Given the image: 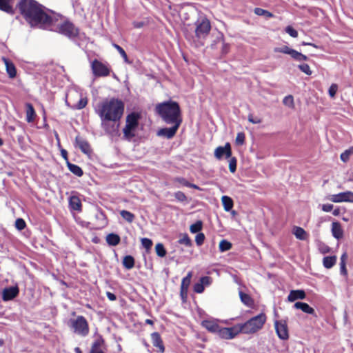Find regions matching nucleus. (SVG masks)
<instances>
[{
  "instance_id": "61",
  "label": "nucleus",
  "mask_w": 353,
  "mask_h": 353,
  "mask_svg": "<svg viewBox=\"0 0 353 353\" xmlns=\"http://www.w3.org/2000/svg\"><path fill=\"white\" fill-rule=\"evenodd\" d=\"M340 272L343 276H347L346 263H340Z\"/></svg>"
},
{
  "instance_id": "4",
  "label": "nucleus",
  "mask_w": 353,
  "mask_h": 353,
  "mask_svg": "<svg viewBox=\"0 0 353 353\" xmlns=\"http://www.w3.org/2000/svg\"><path fill=\"white\" fill-rule=\"evenodd\" d=\"M194 36L191 37L194 43L203 46L212 28L210 21L205 17L199 18L194 23Z\"/></svg>"
},
{
  "instance_id": "35",
  "label": "nucleus",
  "mask_w": 353,
  "mask_h": 353,
  "mask_svg": "<svg viewBox=\"0 0 353 353\" xmlns=\"http://www.w3.org/2000/svg\"><path fill=\"white\" fill-rule=\"evenodd\" d=\"M254 14L259 16H264L265 18H272L274 14L268 10H264L261 8H256L254 10Z\"/></svg>"
},
{
  "instance_id": "63",
  "label": "nucleus",
  "mask_w": 353,
  "mask_h": 353,
  "mask_svg": "<svg viewBox=\"0 0 353 353\" xmlns=\"http://www.w3.org/2000/svg\"><path fill=\"white\" fill-rule=\"evenodd\" d=\"M188 288L181 287L180 288V295L183 299H186L188 295Z\"/></svg>"
},
{
  "instance_id": "48",
  "label": "nucleus",
  "mask_w": 353,
  "mask_h": 353,
  "mask_svg": "<svg viewBox=\"0 0 353 353\" xmlns=\"http://www.w3.org/2000/svg\"><path fill=\"white\" fill-rule=\"evenodd\" d=\"M285 31L289 35H290L293 38H296L298 37V32L291 26H288L285 28Z\"/></svg>"
},
{
  "instance_id": "59",
  "label": "nucleus",
  "mask_w": 353,
  "mask_h": 353,
  "mask_svg": "<svg viewBox=\"0 0 353 353\" xmlns=\"http://www.w3.org/2000/svg\"><path fill=\"white\" fill-rule=\"evenodd\" d=\"M204 289L205 288L201 282L196 283L194 285V291L196 293H202L204 291Z\"/></svg>"
},
{
  "instance_id": "33",
  "label": "nucleus",
  "mask_w": 353,
  "mask_h": 353,
  "mask_svg": "<svg viewBox=\"0 0 353 353\" xmlns=\"http://www.w3.org/2000/svg\"><path fill=\"white\" fill-rule=\"evenodd\" d=\"M67 164L68 169L70 172H72L74 174H75L77 176H81V175L83 174V171L79 166L69 163L68 161H67Z\"/></svg>"
},
{
  "instance_id": "2",
  "label": "nucleus",
  "mask_w": 353,
  "mask_h": 353,
  "mask_svg": "<svg viewBox=\"0 0 353 353\" xmlns=\"http://www.w3.org/2000/svg\"><path fill=\"white\" fill-rule=\"evenodd\" d=\"M124 108L123 102L115 98L107 99L97 105L95 112L101 119V128L107 133L112 132L109 122L119 121L123 114Z\"/></svg>"
},
{
  "instance_id": "53",
  "label": "nucleus",
  "mask_w": 353,
  "mask_h": 353,
  "mask_svg": "<svg viewBox=\"0 0 353 353\" xmlns=\"http://www.w3.org/2000/svg\"><path fill=\"white\" fill-rule=\"evenodd\" d=\"M205 241V235L203 233L199 232L196 237H195V241L197 245L200 246L203 245Z\"/></svg>"
},
{
  "instance_id": "7",
  "label": "nucleus",
  "mask_w": 353,
  "mask_h": 353,
  "mask_svg": "<svg viewBox=\"0 0 353 353\" xmlns=\"http://www.w3.org/2000/svg\"><path fill=\"white\" fill-rule=\"evenodd\" d=\"M74 332L79 335L85 336L89 333V326L87 320L83 316H78L76 319L70 320Z\"/></svg>"
},
{
  "instance_id": "27",
  "label": "nucleus",
  "mask_w": 353,
  "mask_h": 353,
  "mask_svg": "<svg viewBox=\"0 0 353 353\" xmlns=\"http://www.w3.org/2000/svg\"><path fill=\"white\" fill-rule=\"evenodd\" d=\"M69 205L73 210L80 212L81 210V203L77 196H70L69 199Z\"/></svg>"
},
{
  "instance_id": "60",
  "label": "nucleus",
  "mask_w": 353,
  "mask_h": 353,
  "mask_svg": "<svg viewBox=\"0 0 353 353\" xmlns=\"http://www.w3.org/2000/svg\"><path fill=\"white\" fill-rule=\"evenodd\" d=\"M200 282L203 284V287L210 285L212 279L210 276H205L200 279Z\"/></svg>"
},
{
  "instance_id": "32",
  "label": "nucleus",
  "mask_w": 353,
  "mask_h": 353,
  "mask_svg": "<svg viewBox=\"0 0 353 353\" xmlns=\"http://www.w3.org/2000/svg\"><path fill=\"white\" fill-rule=\"evenodd\" d=\"M123 265L127 270H130L134 266V259L131 255H126L123 260Z\"/></svg>"
},
{
  "instance_id": "49",
  "label": "nucleus",
  "mask_w": 353,
  "mask_h": 353,
  "mask_svg": "<svg viewBox=\"0 0 353 353\" xmlns=\"http://www.w3.org/2000/svg\"><path fill=\"white\" fill-rule=\"evenodd\" d=\"M298 68L301 72H304L305 74H306L307 75L312 74V70H310V68L308 64H307V63L300 64L298 65Z\"/></svg>"
},
{
  "instance_id": "5",
  "label": "nucleus",
  "mask_w": 353,
  "mask_h": 353,
  "mask_svg": "<svg viewBox=\"0 0 353 353\" xmlns=\"http://www.w3.org/2000/svg\"><path fill=\"white\" fill-rule=\"evenodd\" d=\"M267 321V316L264 312L250 319L244 323H239L241 332L243 334H254L261 330Z\"/></svg>"
},
{
  "instance_id": "12",
  "label": "nucleus",
  "mask_w": 353,
  "mask_h": 353,
  "mask_svg": "<svg viewBox=\"0 0 353 353\" xmlns=\"http://www.w3.org/2000/svg\"><path fill=\"white\" fill-rule=\"evenodd\" d=\"M170 128H162L158 130L157 135L161 137L166 138L168 139H172L176 134L180 125L181 124L172 123Z\"/></svg>"
},
{
  "instance_id": "8",
  "label": "nucleus",
  "mask_w": 353,
  "mask_h": 353,
  "mask_svg": "<svg viewBox=\"0 0 353 353\" xmlns=\"http://www.w3.org/2000/svg\"><path fill=\"white\" fill-rule=\"evenodd\" d=\"M59 33L63 34L68 38L72 39L77 36L78 29L69 21H65L57 25V30Z\"/></svg>"
},
{
  "instance_id": "22",
  "label": "nucleus",
  "mask_w": 353,
  "mask_h": 353,
  "mask_svg": "<svg viewBox=\"0 0 353 353\" xmlns=\"http://www.w3.org/2000/svg\"><path fill=\"white\" fill-rule=\"evenodd\" d=\"M3 61L6 65L8 77L11 79L14 78L17 75V70L14 65L6 58H3Z\"/></svg>"
},
{
  "instance_id": "21",
  "label": "nucleus",
  "mask_w": 353,
  "mask_h": 353,
  "mask_svg": "<svg viewBox=\"0 0 353 353\" xmlns=\"http://www.w3.org/2000/svg\"><path fill=\"white\" fill-rule=\"evenodd\" d=\"M239 297L241 302L246 306L253 308L254 306V301L248 294H246L242 291L239 292Z\"/></svg>"
},
{
  "instance_id": "14",
  "label": "nucleus",
  "mask_w": 353,
  "mask_h": 353,
  "mask_svg": "<svg viewBox=\"0 0 353 353\" xmlns=\"http://www.w3.org/2000/svg\"><path fill=\"white\" fill-rule=\"evenodd\" d=\"M274 327L279 339L287 340L289 338L288 328L285 321H276Z\"/></svg>"
},
{
  "instance_id": "1",
  "label": "nucleus",
  "mask_w": 353,
  "mask_h": 353,
  "mask_svg": "<svg viewBox=\"0 0 353 353\" xmlns=\"http://www.w3.org/2000/svg\"><path fill=\"white\" fill-rule=\"evenodd\" d=\"M19 8L26 20L31 26L52 30L55 17L48 14L45 8L34 0H21Z\"/></svg>"
},
{
  "instance_id": "45",
  "label": "nucleus",
  "mask_w": 353,
  "mask_h": 353,
  "mask_svg": "<svg viewBox=\"0 0 353 353\" xmlns=\"http://www.w3.org/2000/svg\"><path fill=\"white\" fill-rule=\"evenodd\" d=\"M113 46L117 50L120 55L123 58L125 63H129L128 56L125 50L119 45L114 43Z\"/></svg>"
},
{
  "instance_id": "26",
  "label": "nucleus",
  "mask_w": 353,
  "mask_h": 353,
  "mask_svg": "<svg viewBox=\"0 0 353 353\" xmlns=\"http://www.w3.org/2000/svg\"><path fill=\"white\" fill-rule=\"evenodd\" d=\"M26 121L28 123L32 122L36 117V113L32 105L30 103L26 104Z\"/></svg>"
},
{
  "instance_id": "28",
  "label": "nucleus",
  "mask_w": 353,
  "mask_h": 353,
  "mask_svg": "<svg viewBox=\"0 0 353 353\" xmlns=\"http://www.w3.org/2000/svg\"><path fill=\"white\" fill-rule=\"evenodd\" d=\"M293 234L296 238L299 240H305L308 237V234L305 230L303 228L298 226L294 227Z\"/></svg>"
},
{
  "instance_id": "64",
  "label": "nucleus",
  "mask_w": 353,
  "mask_h": 353,
  "mask_svg": "<svg viewBox=\"0 0 353 353\" xmlns=\"http://www.w3.org/2000/svg\"><path fill=\"white\" fill-rule=\"evenodd\" d=\"M106 296L108 298V299L110 301H115L117 299L116 295L112 292H107Z\"/></svg>"
},
{
  "instance_id": "3",
  "label": "nucleus",
  "mask_w": 353,
  "mask_h": 353,
  "mask_svg": "<svg viewBox=\"0 0 353 353\" xmlns=\"http://www.w3.org/2000/svg\"><path fill=\"white\" fill-rule=\"evenodd\" d=\"M156 110L166 124H181L183 122L181 108L176 101L170 100L159 103L156 105Z\"/></svg>"
},
{
  "instance_id": "50",
  "label": "nucleus",
  "mask_w": 353,
  "mask_h": 353,
  "mask_svg": "<svg viewBox=\"0 0 353 353\" xmlns=\"http://www.w3.org/2000/svg\"><path fill=\"white\" fill-rule=\"evenodd\" d=\"M26 223L23 219L19 218L15 221V227L17 230H22L26 228Z\"/></svg>"
},
{
  "instance_id": "24",
  "label": "nucleus",
  "mask_w": 353,
  "mask_h": 353,
  "mask_svg": "<svg viewBox=\"0 0 353 353\" xmlns=\"http://www.w3.org/2000/svg\"><path fill=\"white\" fill-rule=\"evenodd\" d=\"M104 343V340L102 337H99L97 340H95L91 347L90 353H105L104 351L101 349V346Z\"/></svg>"
},
{
  "instance_id": "19",
  "label": "nucleus",
  "mask_w": 353,
  "mask_h": 353,
  "mask_svg": "<svg viewBox=\"0 0 353 353\" xmlns=\"http://www.w3.org/2000/svg\"><path fill=\"white\" fill-rule=\"evenodd\" d=\"M306 297V294L303 290H293L290 292L288 296V301L294 302L297 299H304Z\"/></svg>"
},
{
  "instance_id": "55",
  "label": "nucleus",
  "mask_w": 353,
  "mask_h": 353,
  "mask_svg": "<svg viewBox=\"0 0 353 353\" xmlns=\"http://www.w3.org/2000/svg\"><path fill=\"white\" fill-rule=\"evenodd\" d=\"M337 90L338 85L335 83L332 84L328 90V93L330 97L334 98L336 94Z\"/></svg>"
},
{
  "instance_id": "62",
  "label": "nucleus",
  "mask_w": 353,
  "mask_h": 353,
  "mask_svg": "<svg viewBox=\"0 0 353 353\" xmlns=\"http://www.w3.org/2000/svg\"><path fill=\"white\" fill-rule=\"evenodd\" d=\"M334 205L332 204L327 203L322 205V210L326 212H330L333 210Z\"/></svg>"
},
{
  "instance_id": "42",
  "label": "nucleus",
  "mask_w": 353,
  "mask_h": 353,
  "mask_svg": "<svg viewBox=\"0 0 353 353\" xmlns=\"http://www.w3.org/2000/svg\"><path fill=\"white\" fill-rule=\"evenodd\" d=\"M156 254L160 257L165 256L167 251L162 243L156 244Z\"/></svg>"
},
{
  "instance_id": "47",
  "label": "nucleus",
  "mask_w": 353,
  "mask_h": 353,
  "mask_svg": "<svg viewBox=\"0 0 353 353\" xmlns=\"http://www.w3.org/2000/svg\"><path fill=\"white\" fill-rule=\"evenodd\" d=\"M283 102L284 105L290 107L294 108V98L292 95H288L284 97Z\"/></svg>"
},
{
  "instance_id": "40",
  "label": "nucleus",
  "mask_w": 353,
  "mask_h": 353,
  "mask_svg": "<svg viewBox=\"0 0 353 353\" xmlns=\"http://www.w3.org/2000/svg\"><path fill=\"white\" fill-rule=\"evenodd\" d=\"M178 243L179 244L184 245L186 247H191L192 245V240L187 234H183L179 239Z\"/></svg>"
},
{
  "instance_id": "11",
  "label": "nucleus",
  "mask_w": 353,
  "mask_h": 353,
  "mask_svg": "<svg viewBox=\"0 0 353 353\" xmlns=\"http://www.w3.org/2000/svg\"><path fill=\"white\" fill-rule=\"evenodd\" d=\"M274 52L290 54L292 58L298 61H307L308 59V57L306 55L303 54L302 53L292 49L287 46H283L281 48H276L274 49Z\"/></svg>"
},
{
  "instance_id": "15",
  "label": "nucleus",
  "mask_w": 353,
  "mask_h": 353,
  "mask_svg": "<svg viewBox=\"0 0 353 353\" xmlns=\"http://www.w3.org/2000/svg\"><path fill=\"white\" fill-rule=\"evenodd\" d=\"M232 156V150L230 143H226L224 146H219L214 150V157L220 160L223 157L230 158Z\"/></svg>"
},
{
  "instance_id": "52",
  "label": "nucleus",
  "mask_w": 353,
  "mask_h": 353,
  "mask_svg": "<svg viewBox=\"0 0 353 353\" xmlns=\"http://www.w3.org/2000/svg\"><path fill=\"white\" fill-rule=\"evenodd\" d=\"M229 169L231 172H234L236 169V159L235 157L230 158L229 161Z\"/></svg>"
},
{
  "instance_id": "17",
  "label": "nucleus",
  "mask_w": 353,
  "mask_h": 353,
  "mask_svg": "<svg viewBox=\"0 0 353 353\" xmlns=\"http://www.w3.org/2000/svg\"><path fill=\"white\" fill-rule=\"evenodd\" d=\"M201 326L211 333L216 334L220 325L216 319H206L201 321Z\"/></svg>"
},
{
  "instance_id": "38",
  "label": "nucleus",
  "mask_w": 353,
  "mask_h": 353,
  "mask_svg": "<svg viewBox=\"0 0 353 353\" xmlns=\"http://www.w3.org/2000/svg\"><path fill=\"white\" fill-rule=\"evenodd\" d=\"M120 215L128 223H132L134 219V215L132 212L125 210L120 212Z\"/></svg>"
},
{
  "instance_id": "34",
  "label": "nucleus",
  "mask_w": 353,
  "mask_h": 353,
  "mask_svg": "<svg viewBox=\"0 0 353 353\" xmlns=\"http://www.w3.org/2000/svg\"><path fill=\"white\" fill-rule=\"evenodd\" d=\"M141 241L143 248L145 249L143 253H150L153 245L152 241L148 238H142Z\"/></svg>"
},
{
  "instance_id": "23",
  "label": "nucleus",
  "mask_w": 353,
  "mask_h": 353,
  "mask_svg": "<svg viewBox=\"0 0 353 353\" xmlns=\"http://www.w3.org/2000/svg\"><path fill=\"white\" fill-rule=\"evenodd\" d=\"M294 306L295 308L301 310L306 314H312L316 316L314 310L306 303L296 302Z\"/></svg>"
},
{
  "instance_id": "51",
  "label": "nucleus",
  "mask_w": 353,
  "mask_h": 353,
  "mask_svg": "<svg viewBox=\"0 0 353 353\" xmlns=\"http://www.w3.org/2000/svg\"><path fill=\"white\" fill-rule=\"evenodd\" d=\"M319 250L321 254L329 253L331 250L330 248L324 243H320L319 244Z\"/></svg>"
},
{
  "instance_id": "18",
  "label": "nucleus",
  "mask_w": 353,
  "mask_h": 353,
  "mask_svg": "<svg viewBox=\"0 0 353 353\" xmlns=\"http://www.w3.org/2000/svg\"><path fill=\"white\" fill-rule=\"evenodd\" d=\"M76 147L79 148L82 152L85 154L90 155L92 152V150L89 143L83 138L77 136L75 139Z\"/></svg>"
},
{
  "instance_id": "9",
  "label": "nucleus",
  "mask_w": 353,
  "mask_h": 353,
  "mask_svg": "<svg viewBox=\"0 0 353 353\" xmlns=\"http://www.w3.org/2000/svg\"><path fill=\"white\" fill-rule=\"evenodd\" d=\"M91 68L95 77H107L111 71L108 64L103 63L97 59L91 63Z\"/></svg>"
},
{
  "instance_id": "25",
  "label": "nucleus",
  "mask_w": 353,
  "mask_h": 353,
  "mask_svg": "<svg viewBox=\"0 0 353 353\" xmlns=\"http://www.w3.org/2000/svg\"><path fill=\"white\" fill-rule=\"evenodd\" d=\"M14 0H0V10L8 14H13L14 10L11 5Z\"/></svg>"
},
{
  "instance_id": "36",
  "label": "nucleus",
  "mask_w": 353,
  "mask_h": 353,
  "mask_svg": "<svg viewBox=\"0 0 353 353\" xmlns=\"http://www.w3.org/2000/svg\"><path fill=\"white\" fill-rule=\"evenodd\" d=\"M143 257L145 262V266L147 269L153 270V261L150 253H143Z\"/></svg>"
},
{
  "instance_id": "56",
  "label": "nucleus",
  "mask_w": 353,
  "mask_h": 353,
  "mask_svg": "<svg viewBox=\"0 0 353 353\" xmlns=\"http://www.w3.org/2000/svg\"><path fill=\"white\" fill-rule=\"evenodd\" d=\"M88 101L86 98H81L79 102L75 105V108L78 110H81L85 107L87 105Z\"/></svg>"
},
{
  "instance_id": "39",
  "label": "nucleus",
  "mask_w": 353,
  "mask_h": 353,
  "mask_svg": "<svg viewBox=\"0 0 353 353\" xmlns=\"http://www.w3.org/2000/svg\"><path fill=\"white\" fill-rule=\"evenodd\" d=\"M156 347L158 348L157 352L163 353L165 352V347L163 341L159 333L156 332Z\"/></svg>"
},
{
  "instance_id": "44",
  "label": "nucleus",
  "mask_w": 353,
  "mask_h": 353,
  "mask_svg": "<svg viewBox=\"0 0 353 353\" xmlns=\"http://www.w3.org/2000/svg\"><path fill=\"white\" fill-rule=\"evenodd\" d=\"M203 223L201 221H197L194 224H192L190 227V230L192 233H197L202 229Z\"/></svg>"
},
{
  "instance_id": "29",
  "label": "nucleus",
  "mask_w": 353,
  "mask_h": 353,
  "mask_svg": "<svg viewBox=\"0 0 353 353\" xmlns=\"http://www.w3.org/2000/svg\"><path fill=\"white\" fill-rule=\"evenodd\" d=\"M120 236L114 233H110L106 236V241L111 246H116L120 243Z\"/></svg>"
},
{
  "instance_id": "10",
  "label": "nucleus",
  "mask_w": 353,
  "mask_h": 353,
  "mask_svg": "<svg viewBox=\"0 0 353 353\" xmlns=\"http://www.w3.org/2000/svg\"><path fill=\"white\" fill-rule=\"evenodd\" d=\"M239 333H241L239 324L231 327H221L220 326L216 334L223 339H232L236 337Z\"/></svg>"
},
{
  "instance_id": "57",
  "label": "nucleus",
  "mask_w": 353,
  "mask_h": 353,
  "mask_svg": "<svg viewBox=\"0 0 353 353\" xmlns=\"http://www.w3.org/2000/svg\"><path fill=\"white\" fill-rule=\"evenodd\" d=\"M174 196L175 198L181 201V202H183V201H185L187 200V197L185 195V194L181 191H178L176 192L175 194H174Z\"/></svg>"
},
{
  "instance_id": "41",
  "label": "nucleus",
  "mask_w": 353,
  "mask_h": 353,
  "mask_svg": "<svg viewBox=\"0 0 353 353\" xmlns=\"http://www.w3.org/2000/svg\"><path fill=\"white\" fill-rule=\"evenodd\" d=\"M352 154H353V146L350 147L347 150L341 153L340 157L341 160L345 163L349 161L350 157Z\"/></svg>"
},
{
  "instance_id": "6",
  "label": "nucleus",
  "mask_w": 353,
  "mask_h": 353,
  "mask_svg": "<svg viewBox=\"0 0 353 353\" xmlns=\"http://www.w3.org/2000/svg\"><path fill=\"white\" fill-rule=\"evenodd\" d=\"M140 116L137 112H132L126 117L125 126L123 130L125 138L130 139L135 135Z\"/></svg>"
},
{
  "instance_id": "46",
  "label": "nucleus",
  "mask_w": 353,
  "mask_h": 353,
  "mask_svg": "<svg viewBox=\"0 0 353 353\" xmlns=\"http://www.w3.org/2000/svg\"><path fill=\"white\" fill-rule=\"evenodd\" d=\"M221 40L222 41V49L221 53L223 54H227L230 51V45L228 43H225L223 34H221Z\"/></svg>"
},
{
  "instance_id": "37",
  "label": "nucleus",
  "mask_w": 353,
  "mask_h": 353,
  "mask_svg": "<svg viewBox=\"0 0 353 353\" xmlns=\"http://www.w3.org/2000/svg\"><path fill=\"white\" fill-rule=\"evenodd\" d=\"M232 244L225 239L221 240L219 245V250L221 252L230 250L232 248Z\"/></svg>"
},
{
  "instance_id": "54",
  "label": "nucleus",
  "mask_w": 353,
  "mask_h": 353,
  "mask_svg": "<svg viewBox=\"0 0 353 353\" xmlns=\"http://www.w3.org/2000/svg\"><path fill=\"white\" fill-rule=\"evenodd\" d=\"M245 135L243 132H239L236 137V143L238 145H243L245 142Z\"/></svg>"
},
{
  "instance_id": "30",
  "label": "nucleus",
  "mask_w": 353,
  "mask_h": 353,
  "mask_svg": "<svg viewBox=\"0 0 353 353\" xmlns=\"http://www.w3.org/2000/svg\"><path fill=\"white\" fill-rule=\"evenodd\" d=\"M336 256H325L323 259V266L327 269L332 268L336 264Z\"/></svg>"
},
{
  "instance_id": "16",
  "label": "nucleus",
  "mask_w": 353,
  "mask_h": 353,
  "mask_svg": "<svg viewBox=\"0 0 353 353\" xmlns=\"http://www.w3.org/2000/svg\"><path fill=\"white\" fill-rule=\"evenodd\" d=\"M19 290L17 286H10L6 288L2 291V299L4 301H8L14 299L18 296Z\"/></svg>"
},
{
  "instance_id": "20",
  "label": "nucleus",
  "mask_w": 353,
  "mask_h": 353,
  "mask_svg": "<svg viewBox=\"0 0 353 353\" xmlns=\"http://www.w3.org/2000/svg\"><path fill=\"white\" fill-rule=\"evenodd\" d=\"M332 234L336 239H341L343 236V230L339 222H333L332 223Z\"/></svg>"
},
{
  "instance_id": "13",
  "label": "nucleus",
  "mask_w": 353,
  "mask_h": 353,
  "mask_svg": "<svg viewBox=\"0 0 353 353\" xmlns=\"http://www.w3.org/2000/svg\"><path fill=\"white\" fill-rule=\"evenodd\" d=\"M327 199L334 203L353 202V192L347 191L336 194H332L330 195Z\"/></svg>"
},
{
  "instance_id": "31",
  "label": "nucleus",
  "mask_w": 353,
  "mask_h": 353,
  "mask_svg": "<svg viewBox=\"0 0 353 353\" xmlns=\"http://www.w3.org/2000/svg\"><path fill=\"white\" fill-rule=\"evenodd\" d=\"M222 204L226 212L230 211L234 205L232 199L228 196H223L221 198Z\"/></svg>"
},
{
  "instance_id": "58",
  "label": "nucleus",
  "mask_w": 353,
  "mask_h": 353,
  "mask_svg": "<svg viewBox=\"0 0 353 353\" xmlns=\"http://www.w3.org/2000/svg\"><path fill=\"white\" fill-rule=\"evenodd\" d=\"M248 121L249 122L253 124H259L262 122V119L259 117H254L252 114L248 115Z\"/></svg>"
},
{
  "instance_id": "43",
  "label": "nucleus",
  "mask_w": 353,
  "mask_h": 353,
  "mask_svg": "<svg viewBox=\"0 0 353 353\" xmlns=\"http://www.w3.org/2000/svg\"><path fill=\"white\" fill-rule=\"evenodd\" d=\"M192 276V272H189L188 273V274L186 275V276H185L182 279L181 283V287H183V288L184 287V288H188L190 285V283H191Z\"/></svg>"
}]
</instances>
